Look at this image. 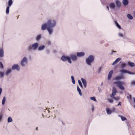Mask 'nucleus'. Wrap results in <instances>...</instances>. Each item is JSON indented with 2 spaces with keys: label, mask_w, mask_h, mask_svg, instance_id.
<instances>
[{
  "label": "nucleus",
  "mask_w": 135,
  "mask_h": 135,
  "mask_svg": "<svg viewBox=\"0 0 135 135\" xmlns=\"http://www.w3.org/2000/svg\"><path fill=\"white\" fill-rule=\"evenodd\" d=\"M48 25L47 31L49 36L52 35L54 32V28L56 26L57 22L54 19H50L47 22Z\"/></svg>",
  "instance_id": "f257e3e1"
},
{
  "label": "nucleus",
  "mask_w": 135,
  "mask_h": 135,
  "mask_svg": "<svg viewBox=\"0 0 135 135\" xmlns=\"http://www.w3.org/2000/svg\"><path fill=\"white\" fill-rule=\"evenodd\" d=\"M38 46V43L37 42H35L31 45H29L27 49L29 52H30L32 50L35 51L37 49Z\"/></svg>",
  "instance_id": "f03ea898"
},
{
  "label": "nucleus",
  "mask_w": 135,
  "mask_h": 135,
  "mask_svg": "<svg viewBox=\"0 0 135 135\" xmlns=\"http://www.w3.org/2000/svg\"><path fill=\"white\" fill-rule=\"evenodd\" d=\"M94 59V56L92 55H90L85 59V62L87 65L89 66L91 65L92 62Z\"/></svg>",
  "instance_id": "7ed1b4c3"
},
{
  "label": "nucleus",
  "mask_w": 135,
  "mask_h": 135,
  "mask_svg": "<svg viewBox=\"0 0 135 135\" xmlns=\"http://www.w3.org/2000/svg\"><path fill=\"white\" fill-rule=\"evenodd\" d=\"M113 83L114 84H117V86L120 89L122 90H123L124 89V88L123 86L124 84V82L123 81H116L114 82Z\"/></svg>",
  "instance_id": "20e7f679"
},
{
  "label": "nucleus",
  "mask_w": 135,
  "mask_h": 135,
  "mask_svg": "<svg viewBox=\"0 0 135 135\" xmlns=\"http://www.w3.org/2000/svg\"><path fill=\"white\" fill-rule=\"evenodd\" d=\"M28 63V59L26 57H23L20 62V65L22 67H25Z\"/></svg>",
  "instance_id": "39448f33"
},
{
  "label": "nucleus",
  "mask_w": 135,
  "mask_h": 135,
  "mask_svg": "<svg viewBox=\"0 0 135 135\" xmlns=\"http://www.w3.org/2000/svg\"><path fill=\"white\" fill-rule=\"evenodd\" d=\"M61 60L65 62L68 61V62L70 64L72 63V61L70 59L69 56H66L65 55H62L61 57Z\"/></svg>",
  "instance_id": "423d86ee"
},
{
  "label": "nucleus",
  "mask_w": 135,
  "mask_h": 135,
  "mask_svg": "<svg viewBox=\"0 0 135 135\" xmlns=\"http://www.w3.org/2000/svg\"><path fill=\"white\" fill-rule=\"evenodd\" d=\"M77 57V56L75 55L72 54L70 55L69 57L70 60H72L73 61H75L78 59Z\"/></svg>",
  "instance_id": "0eeeda50"
},
{
  "label": "nucleus",
  "mask_w": 135,
  "mask_h": 135,
  "mask_svg": "<svg viewBox=\"0 0 135 135\" xmlns=\"http://www.w3.org/2000/svg\"><path fill=\"white\" fill-rule=\"evenodd\" d=\"M13 70H16L17 71H19L20 70V67L19 65L17 64H15L12 67Z\"/></svg>",
  "instance_id": "6e6552de"
},
{
  "label": "nucleus",
  "mask_w": 135,
  "mask_h": 135,
  "mask_svg": "<svg viewBox=\"0 0 135 135\" xmlns=\"http://www.w3.org/2000/svg\"><path fill=\"white\" fill-rule=\"evenodd\" d=\"M48 25L47 24V23H45L43 24L41 27V30L42 31H45L46 30H47V29L48 28Z\"/></svg>",
  "instance_id": "1a4fd4ad"
},
{
  "label": "nucleus",
  "mask_w": 135,
  "mask_h": 135,
  "mask_svg": "<svg viewBox=\"0 0 135 135\" xmlns=\"http://www.w3.org/2000/svg\"><path fill=\"white\" fill-rule=\"evenodd\" d=\"M119 72L122 73H128L129 74H134V73L132 72H130L127 70L124 69L120 70L119 71Z\"/></svg>",
  "instance_id": "9d476101"
},
{
  "label": "nucleus",
  "mask_w": 135,
  "mask_h": 135,
  "mask_svg": "<svg viewBox=\"0 0 135 135\" xmlns=\"http://www.w3.org/2000/svg\"><path fill=\"white\" fill-rule=\"evenodd\" d=\"M109 8L111 10H114L116 7L115 3L114 2H111L108 4Z\"/></svg>",
  "instance_id": "9b49d317"
},
{
  "label": "nucleus",
  "mask_w": 135,
  "mask_h": 135,
  "mask_svg": "<svg viewBox=\"0 0 135 135\" xmlns=\"http://www.w3.org/2000/svg\"><path fill=\"white\" fill-rule=\"evenodd\" d=\"M117 92V91L116 88L115 87L113 88L112 91V94L110 95V97L112 98L115 95Z\"/></svg>",
  "instance_id": "f8f14e48"
},
{
  "label": "nucleus",
  "mask_w": 135,
  "mask_h": 135,
  "mask_svg": "<svg viewBox=\"0 0 135 135\" xmlns=\"http://www.w3.org/2000/svg\"><path fill=\"white\" fill-rule=\"evenodd\" d=\"M45 48V46L44 45H41L39 47L38 46L37 50L39 51L43 50Z\"/></svg>",
  "instance_id": "ddd939ff"
},
{
  "label": "nucleus",
  "mask_w": 135,
  "mask_h": 135,
  "mask_svg": "<svg viewBox=\"0 0 135 135\" xmlns=\"http://www.w3.org/2000/svg\"><path fill=\"white\" fill-rule=\"evenodd\" d=\"M4 50L2 47H0V57L1 58L4 57Z\"/></svg>",
  "instance_id": "4468645a"
},
{
  "label": "nucleus",
  "mask_w": 135,
  "mask_h": 135,
  "mask_svg": "<svg viewBox=\"0 0 135 135\" xmlns=\"http://www.w3.org/2000/svg\"><path fill=\"white\" fill-rule=\"evenodd\" d=\"M77 56L78 57H82L84 56L85 53L83 52H78L76 54Z\"/></svg>",
  "instance_id": "2eb2a0df"
},
{
  "label": "nucleus",
  "mask_w": 135,
  "mask_h": 135,
  "mask_svg": "<svg viewBox=\"0 0 135 135\" xmlns=\"http://www.w3.org/2000/svg\"><path fill=\"white\" fill-rule=\"evenodd\" d=\"M81 80L83 85L84 87L85 88L86 87V80L84 79L81 78Z\"/></svg>",
  "instance_id": "dca6fc26"
},
{
  "label": "nucleus",
  "mask_w": 135,
  "mask_h": 135,
  "mask_svg": "<svg viewBox=\"0 0 135 135\" xmlns=\"http://www.w3.org/2000/svg\"><path fill=\"white\" fill-rule=\"evenodd\" d=\"M116 7L117 8H119L121 5V3L118 0H116L115 2Z\"/></svg>",
  "instance_id": "f3484780"
},
{
  "label": "nucleus",
  "mask_w": 135,
  "mask_h": 135,
  "mask_svg": "<svg viewBox=\"0 0 135 135\" xmlns=\"http://www.w3.org/2000/svg\"><path fill=\"white\" fill-rule=\"evenodd\" d=\"M124 77L122 75L120 76H118L114 78V79L115 80H119L122 79H124Z\"/></svg>",
  "instance_id": "a211bd4d"
},
{
  "label": "nucleus",
  "mask_w": 135,
  "mask_h": 135,
  "mask_svg": "<svg viewBox=\"0 0 135 135\" xmlns=\"http://www.w3.org/2000/svg\"><path fill=\"white\" fill-rule=\"evenodd\" d=\"M12 70L11 69H7L5 73V74L7 76L11 73Z\"/></svg>",
  "instance_id": "6ab92c4d"
},
{
  "label": "nucleus",
  "mask_w": 135,
  "mask_h": 135,
  "mask_svg": "<svg viewBox=\"0 0 135 135\" xmlns=\"http://www.w3.org/2000/svg\"><path fill=\"white\" fill-rule=\"evenodd\" d=\"M113 71L112 70H111L109 72L108 77V80H110V79L113 73Z\"/></svg>",
  "instance_id": "aec40b11"
},
{
  "label": "nucleus",
  "mask_w": 135,
  "mask_h": 135,
  "mask_svg": "<svg viewBox=\"0 0 135 135\" xmlns=\"http://www.w3.org/2000/svg\"><path fill=\"white\" fill-rule=\"evenodd\" d=\"M41 37L42 35L41 34H39L36 36L35 39L36 41H39L41 39Z\"/></svg>",
  "instance_id": "412c9836"
},
{
  "label": "nucleus",
  "mask_w": 135,
  "mask_h": 135,
  "mask_svg": "<svg viewBox=\"0 0 135 135\" xmlns=\"http://www.w3.org/2000/svg\"><path fill=\"white\" fill-rule=\"evenodd\" d=\"M128 0H123L122 1V3L124 6H126L128 5Z\"/></svg>",
  "instance_id": "4be33fe9"
},
{
  "label": "nucleus",
  "mask_w": 135,
  "mask_h": 135,
  "mask_svg": "<svg viewBox=\"0 0 135 135\" xmlns=\"http://www.w3.org/2000/svg\"><path fill=\"white\" fill-rule=\"evenodd\" d=\"M121 59V58H118L117 59H116L113 62L112 64V65H114L115 64H116V63L119 61Z\"/></svg>",
  "instance_id": "5701e85b"
},
{
  "label": "nucleus",
  "mask_w": 135,
  "mask_h": 135,
  "mask_svg": "<svg viewBox=\"0 0 135 135\" xmlns=\"http://www.w3.org/2000/svg\"><path fill=\"white\" fill-rule=\"evenodd\" d=\"M114 23L116 26L119 29H120L121 28V27L120 26L119 24L118 23L117 21H114Z\"/></svg>",
  "instance_id": "b1692460"
},
{
  "label": "nucleus",
  "mask_w": 135,
  "mask_h": 135,
  "mask_svg": "<svg viewBox=\"0 0 135 135\" xmlns=\"http://www.w3.org/2000/svg\"><path fill=\"white\" fill-rule=\"evenodd\" d=\"M77 90L79 92V95L80 96H82V94L81 91V89L78 86H77Z\"/></svg>",
  "instance_id": "393cba45"
},
{
  "label": "nucleus",
  "mask_w": 135,
  "mask_h": 135,
  "mask_svg": "<svg viewBox=\"0 0 135 135\" xmlns=\"http://www.w3.org/2000/svg\"><path fill=\"white\" fill-rule=\"evenodd\" d=\"M127 65V64L126 63L122 62L121 64V68L122 69L124 68Z\"/></svg>",
  "instance_id": "a878e982"
},
{
  "label": "nucleus",
  "mask_w": 135,
  "mask_h": 135,
  "mask_svg": "<svg viewBox=\"0 0 135 135\" xmlns=\"http://www.w3.org/2000/svg\"><path fill=\"white\" fill-rule=\"evenodd\" d=\"M108 114H110L112 113V111L109 108H107L106 109Z\"/></svg>",
  "instance_id": "bb28decb"
},
{
  "label": "nucleus",
  "mask_w": 135,
  "mask_h": 135,
  "mask_svg": "<svg viewBox=\"0 0 135 135\" xmlns=\"http://www.w3.org/2000/svg\"><path fill=\"white\" fill-rule=\"evenodd\" d=\"M127 17L130 20H132L133 19V16L130 14H128L127 15Z\"/></svg>",
  "instance_id": "cd10ccee"
},
{
  "label": "nucleus",
  "mask_w": 135,
  "mask_h": 135,
  "mask_svg": "<svg viewBox=\"0 0 135 135\" xmlns=\"http://www.w3.org/2000/svg\"><path fill=\"white\" fill-rule=\"evenodd\" d=\"M107 100L109 103H112L113 102V100L112 99L108 98Z\"/></svg>",
  "instance_id": "c85d7f7f"
},
{
  "label": "nucleus",
  "mask_w": 135,
  "mask_h": 135,
  "mask_svg": "<svg viewBox=\"0 0 135 135\" xmlns=\"http://www.w3.org/2000/svg\"><path fill=\"white\" fill-rule=\"evenodd\" d=\"M71 78L72 80V82L73 84H75V81L74 79V78L73 76H71Z\"/></svg>",
  "instance_id": "c756f323"
},
{
  "label": "nucleus",
  "mask_w": 135,
  "mask_h": 135,
  "mask_svg": "<svg viewBox=\"0 0 135 135\" xmlns=\"http://www.w3.org/2000/svg\"><path fill=\"white\" fill-rule=\"evenodd\" d=\"M118 35L120 37H123V38H126V37L125 36H124L121 33H119L118 34Z\"/></svg>",
  "instance_id": "7c9ffc66"
},
{
  "label": "nucleus",
  "mask_w": 135,
  "mask_h": 135,
  "mask_svg": "<svg viewBox=\"0 0 135 135\" xmlns=\"http://www.w3.org/2000/svg\"><path fill=\"white\" fill-rule=\"evenodd\" d=\"M6 100L5 97H4L2 101V104L3 105H4L5 104Z\"/></svg>",
  "instance_id": "2f4dec72"
},
{
  "label": "nucleus",
  "mask_w": 135,
  "mask_h": 135,
  "mask_svg": "<svg viewBox=\"0 0 135 135\" xmlns=\"http://www.w3.org/2000/svg\"><path fill=\"white\" fill-rule=\"evenodd\" d=\"M128 65L131 67H134L135 66L134 63L133 62H129L128 63Z\"/></svg>",
  "instance_id": "473e14b6"
},
{
  "label": "nucleus",
  "mask_w": 135,
  "mask_h": 135,
  "mask_svg": "<svg viewBox=\"0 0 135 135\" xmlns=\"http://www.w3.org/2000/svg\"><path fill=\"white\" fill-rule=\"evenodd\" d=\"M13 3L12 0H9L8 2V6L9 7L11 6Z\"/></svg>",
  "instance_id": "72a5a7b5"
},
{
  "label": "nucleus",
  "mask_w": 135,
  "mask_h": 135,
  "mask_svg": "<svg viewBox=\"0 0 135 135\" xmlns=\"http://www.w3.org/2000/svg\"><path fill=\"white\" fill-rule=\"evenodd\" d=\"M118 116H119V117L121 118V119H122V121H124L125 120H126V119H127L126 118L122 116H121V115H119Z\"/></svg>",
  "instance_id": "f704fd0d"
},
{
  "label": "nucleus",
  "mask_w": 135,
  "mask_h": 135,
  "mask_svg": "<svg viewBox=\"0 0 135 135\" xmlns=\"http://www.w3.org/2000/svg\"><path fill=\"white\" fill-rule=\"evenodd\" d=\"M78 83H79V85L80 86L81 88L82 89H83V86L82 84V83H81V81L80 80H78Z\"/></svg>",
  "instance_id": "c9c22d12"
},
{
  "label": "nucleus",
  "mask_w": 135,
  "mask_h": 135,
  "mask_svg": "<svg viewBox=\"0 0 135 135\" xmlns=\"http://www.w3.org/2000/svg\"><path fill=\"white\" fill-rule=\"evenodd\" d=\"M7 121L8 123L11 122L12 121V119L11 117H9L7 119Z\"/></svg>",
  "instance_id": "e433bc0d"
},
{
  "label": "nucleus",
  "mask_w": 135,
  "mask_h": 135,
  "mask_svg": "<svg viewBox=\"0 0 135 135\" xmlns=\"http://www.w3.org/2000/svg\"><path fill=\"white\" fill-rule=\"evenodd\" d=\"M111 98L114 99L116 101L119 100L120 99V98L118 97H116L114 96Z\"/></svg>",
  "instance_id": "4c0bfd02"
},
{
  "label": "nucleus",
  "mask_w": 135,
  "mask_h": 135,
  "mask_svg": "<svg viewBox=\"0 0 135 135\" xmlns=\"http://www.w3.org/2000/svg\"><path fill=\"white\" fill-rule=\"evenodd\" d=\"M9 6H8L6 9V14H8L9 13Z\"/></svg>",
  "instance_id": "58836bf2"
},
{
  "label": "nucleus",
  "mask_w": 135,
  "mask_h": 135,
  "mask_svg": "<svg viewBox=\"0 0 135 135\" xmlns=\"http://www.w3.org/2000/svg\"><path fill=\"white\" fill-rule=\"evenodd\" d=\"M46 44L48 45H50L51 44V41L49 40H47L46 41Z\"/></svg>",
  "instance_id": "ea45409f"
},
{
  "label": "nucleus",
  "mask_w": 135,
  "mask_h": 135,
  "mask_svg": "<svg viewBox=\"0 0 135 135\" xmlns=\"http://www.w3.org/2000/svg\"><path fill=\"white\" fill-rule=\"evenodd\" d=\"M4 76V73L2 72H0V77H3Z\"/></svg>",
  "instance_id": "a19ab883"
},
{
  "label": "nucleus",
  "mask_w": 135,
  "mask_h": 135,
  "mask_svg": "<svg viewBox=\"0 0 135 135\" xmlns=\"http://www.w3.org/2000/svg\"><path fill=\"white\" fill-rule=\"evenodd\" d=\"M131 85H135V81H132L131 83Z\"/></svg>",
  "instance_id": "79ce46f5"
},
{
  "label": "nucleus",
  "mask_w": 135,
  "mask_h": 135,
  "mask_svg": "<svg viewBox=\"0 0 135 135\" xmlns=\"http://www.w3.org/2000/svg\"><path fill=\"white\" fill-rule=\"evenodd\" d=\"M102 69V68L101 67H100L98 70V73L100 74V73L101 71V70Z\"/></svg>",
  "instance_id": "37998d69"
},
{
  "label": "nucleus",
  "mask_w": 135,
  "mask_h": 135,
  "mask_svg": "<svg viewBox=\"0 0 135 135\" xmlns=\"http://www.w3.org/2000/svg\"><path fill=\"white\" fill-rule=\"evenodd\" d=\"M90 99L91 100H92L94 101H96V100L95 97H91L90 98Z\"/></svg>",
  "instance_id": "c03bdc74"
},
{
  "label": "nucleus",
  "mask_w": 135,
  "mask_h": 135,
  "mask_svg": "<svg viewBox=\"0 0 135 135\" xmlns=\"http://www.w3.org/2000/svg\"><path fill=\"white\" fill-rule=\"evenodd\" d=\"M0 67L2 68H3V66L2 64V62H0Z\"/></svg>",
  "instance_id": "a18cd8bd"
},
{
  "label": "nucleus",
  "mask_w": 135,
  "mask_h": 135,
  "mask_svg": "<svg viewBox=\"0 0 135 135\" xmlns=\"http://www.w3.org/2000/svg\"><path fill=\"white\" fill-rule=\"evenodd\" d=\"M98 89L100 93L102 92V90L100 89V88L99 87H98Z\"/></svg>",
  "instance_id": "49530a36"
},
{
  "label": "nucleus",
  "mask_w": 135,
  "mask_h": 135,
  "mask_svg": "<svg viewBox=\"0 0 135 135\" xmlns=\"http://www.w3.org/2000/svg\"><path fill=\"white\" fill-rule=\"evenodd\" d=\"M3 117L2 114H0V120H1Z\"/></svg>",
  "instance_id": "de8ad7c7"
},
{
  "label": "nucleus",
  "mask_w": 135,
  "mask_h": 135,
  "mask_svg": "<svg viewBox=\"0 0 135 135\" xmlns=\"http://www.w3.org/2000/svg\"><path fill=\"white\" fill-rule=\"evenodd\" d=\"M121 102H119L117 105V106H121Z\"/></svg>",
  "instance_id": "09e8293b"
},
{
  "label": "nucleus",
  "mask_w": 135,
  "mask_h": 135,
  "mask_svg": "<svg viewBox=\"0 0 135 135\" xmlns=\"http://www.w3.org/2000/svg\"><path fill=\"white\" fill-rule=\"evenodd\" d=\"M2 88H0V95H1V93L2 92Z\"/></svg>",
  "instance_id": "8fccbe9b"
},
{
  "label": "nucleus",
  "mask_w": 135,
  "mask_h": 135,
  "mask_svg": "<svg viewBox=\"0 0 135 135\" xmlns=\"http://www.w3.org/2000/svg\"><path fill=\"white\" fill-rule=\"evenodd\" d=\"M94 107L93 106H92V108H91V109H92V112L93 111H94Z\"/></svg>",
  "instance_id": "3c124183"
},
{
  "label": "nucleus",
  "mask_w": 135,
  "mask_h": 135,
  "mask_svg": "<svg viewBox=\"0 0 135 135\" xmlns=\"http://www.w3.org/2000/svg\"><path fill=\"white\" fill-rule=\"evenodd\" d=\"M107 8L108 9V10H109V6L108 5L107 6Z\"/></svg>",
  "instance_id": "603ef678"
},
{
  "label": "nucleus",
  "mask_w": 135,
  "mask_h": 135,
  "mask_svg": "<svg viewBox=\"0 0 135 135\" xmlns=\"http://www.w3.org/2000/svg\"><path fill=\"white\" fill-rule=\"evenodd\" d=\"M112 111H112H115V108H113L112 110H111Z\"/></svg>",
  "instance_id": "864d4df0"
},
{
  "label": "nucleus",
  "mask_w": 135,
  "mask_h": 135,
  "mask_svg": "<svg viewBox=\"0 0 135 135\" xmlns=\"http://www.w3.org/2000/svg\"><path fill=\"white\" fill-rule=\"evenodd\" d=\"M127 98H130V99L131 98V96H129H129H128V97H127Z\"/></svg>",
  "instance_id": "5fc2aeb1"
},
{
  "label": "nucleus",
  "mask_w": 135,
  "mask_h": 135,
  "mask_svg": "<svg viewBox=\"0 0 135 135\" xmlns=\"http://www.w3.org/2000/svg\"><path fill=\"white\" fill-rule=\"evenodd\" d=\"M133 100H134V103H135V98H133Z\"/></svg>",
  "instance_id": "6e6d98bb"
},
{
  "label": "nucleus",
  "mask_w": 135,
  "mask_h": 135,
  "mask_svg": "<svg viewBox=\"0 0 135 135\" xmlns=\"http://www.w3.org/2000/svg\"><path fill=\"white\" fill-rule=\"evenodd\" d=\"M112 52H117L116 51H112Z\"/></svg>",
  "instance_id": "4d7b16f0"
},
{
  "label": "nucleus",
  "mask_w": 135,
  "mask_h": 135,
  "mask_svg": "<svg viewBox=\"0 0 135 135\" xmlns=\"http://www.w3.org/2000/svg\"><path fill=\"white\" fill-rule=\"evenodd\" d=\"M134 16L135 17V11L134 12Z\"/></svg>",
  "instance_id": "13d9d810"
},
{
  "label": "nucleus",
  "mask_w": 135,
  "mask_h": 135,
  "mask_svg": "<svg viewBox=\"0 0 135 135\" xmlns=\"http://www.w3.org/2000/svg\"><path fill=\"white\" fill-rule=\"evenodd\" d=\"M38 129V127H37L36 128V130H37Z\"/></svg>",
  "instance_id": "bf43d9fd"
},
{
  "label": "nucleus",
  "mask_w": 135,
  "mask_h": 135,
  "mask_svg": "<svg viewBox=\"0 0 135 135\" xmlns=\"http://www.w3.org/2000/svg\"><path fill=\"white\" fill-rule=\"evenodd\" d=\"M42 116L43 117H44V114H42Z\"/></svg>",
  "instance_id": "052dcab7"
},
{
  "label": "nucleus",
  "mask_w": 135,
  "mask_h": 135,
  "mask_svg": "<svg viewBox=\"0 0 135 135\" xmlns=\"http://www.w3.org/2000/svg\"><path fill=\"white\" fill-rule=\"evenodd\" d=\"M101 85H103V83L102 82L101 84Z\"/></svg>",
  "instance_id": "680f3d73"
},
{
  "label": "nucleus",
  "mask_w": 135,
  "mask_h": 135,
  "mask_svg": "<svg viewBox=\"0 0 135 135\" xmlns=\"http://www.w3.org/2000/svg\"><path fill=\"white\" fill-rule=\"evenodd\" d=\"M111 54H113V53L112 52V53H111Z\"/></svg>",
  "instance_id": "e2e57ef3"
},
{
  "label": "nucleus",
  "mask_w": 135,
  "mask_h": 135,
  "mask_svg": "<svg viewBox=\"0 0 135 135\" xmlns=\"http://www.w3.org/2000/svg\"><path fill=\"white\" fill-rule=\"evenodd\" d=\"M134 107L135 108V105H134Z\"/></svg>",
  "instance_id": "0e129e2a"
},
{
  "label": "nucleus",
  "mask_w": 135,
  "mask_h": 135,
  "mask_svg": "<svg viewBox=\"0 0 135 135\" xmlns=\"http://www.w3.org/2000/svg\"><path fill=\"white\" fill-rule=\"evenodd\" d=\"M120 93H122V92H120Z\"/></svg>",
  "instance_id": "69168bd1"
}]
</instances>
